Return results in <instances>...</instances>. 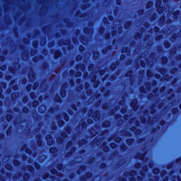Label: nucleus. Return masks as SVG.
<instances>
[{"label":"nucleus","mask_w":181,"mask_h":181,"mask_svg":"<svg viewBox=\"0 0 181 181\" xmlns=\"http://www.w3.org/2000/svg\"><path fill=\"white\" fill-rule=\"evenodd\" d=\"M78 144L79 146H83L88 144V140L86 139L83 138L81 140L78 141Z\"/></svg>","instance_id":"nucleus-19"},{"label":"nucleus","mask_w":181,"mask_h":181,"mask_svg":"<svg viewBox=\"0 0 181 181\" xmlns=\"http://www.w3.org/2000/svg\"><path fill=\"white\" fill-rule=\"evenodd\" d=\"M164 47L165 49H169L171 47V42L168 40H165L163 42Z\"/></svg>","instance_id":"nucleus-34"},{"label":"nucleus","mask_w":181,"mask_h":181,"mask_svg":"<svg viewBox=\"0 0 181 181\" xmlns=\"http://www.w3.org/2000/svg\"><path fill=\"white\" fill-rule=\"evenodd\" d=\"M60 116H57V125L59 127H63L64 125H65L66 122L63 120V119H59V118H60Z\"/></svg>","instance_id":"nucleus-13"},{"label":"nucleus","mask_w":181,"mask_h":181,"mask_svg":"<svg viewBox=\"0 0 181 181\" xmlns=\"http://www.w3.org/2000/svg\"><path fill=\"white\" fill-rule=\"evenodd\" d=\"M64 131L66 133V134H70L71 132V128L70 127H65L64 128Z\"/></svg>","instance_id":"nucleus-45"},{"label":"nucleus","mask_w":181,"mask_h":181,"mask_svg":"<svg viewBox=\"0 0 181 181\" xmlns=\"http://www.w3.org/2000/svg\"><path fill=\"white\" fill-rule=\"evenodd\" d=\"M130 107L133 109L134 111H136L139 110V106L138 105V100H134L130 103Z\"/></svg>","instance_id":"nucleus-3"},{"label":"nucleus","mask_w":181,"mask_h":181,"mask_svg":"<svg viewBox=\"0 0 181 181\" xmlns=\"http://www.w3.org/2000/svg\"><path fill=\"white\" fill-rule=\"evenodd\" d=\"M121 151L124 152L127 150V146L125 144H122L119 146Z\"/></svg>","instance_id":"nucleus-52"},{"label":"nucleus","mask_w":181,"mask_h":181,"mask_svg":"<svg viewBox=\"0 0 181 181\" xmlns=\"http://www.w3.org/2000/svg\"><path fill=\"white\" fill-rule=\"evenodd\" d=\"M100 168L101 170H105L106 168H107V164L106 163H102L100 165Z\"/></svg>","instance_id":"nucleus-54"},{"label":"nucleus","mask_w":181,"mask_h":181,"mask_svg":"<svg viewBox=\"0 0 181 181\" xmlns=\"http://www.w3.org/2000/svg\"><path fill=\"white\" fill-rule=\"evenodd\" d=\"M62 56V52L60 49H55L54 52V58L55 60H58Z\"/></svg>","instance_id":"nucleus-5"},{"label":"nucleus","mask_w":181,"mask_h":181,"mask_svg":"<svg viewBox=\"0 0 181 181\" xmlns=\"http://www.w3.org/2000/svg\"><path fill=\"white\" fill-rule=\"evenodd\" d=\"M46 140H47V144L48 146H52L54 144L52 135H49L47 137H46Z\"/></svg>","instance_id":"nucleus-11"},{"label":"nucleus","mask_w":181,"mask_h":181,"mask_svg":"<svg viewBox=\"0 0 181 181\" xmlns=\"http://www.w3.org/2000/svg\"><path fill=\"white\" fill-rule=\"evenodd\" d=\"M154 5V3L153 1L150 0L148 1H147V4L146 5V9H150L152 8V6Z\"/></svg>","instance_id":"nucleus-29"},{"label":"nucleus","mask_w":181,"mask_h":181,"mask_svg":"<svg viewBox=\"0 0 181 181\" xmlns=\"http://www.w3.org/2000/svg\"><path fill=\"white\" fill-rule=\"evenodd\" d=\"M111 124H112L111 121H110V120H105L102 123V127L103 128H108V127H110L111 126Z\"/></svg>","instance_id":"nucleus-10"},{"label":"nucleus","mask_w":181,"mask_h":181,"mask_svg":"<svg viewBox=\"0 0 181 181\" xmlns=\"http://www.w3.org/2000/svg\"><path fill=\"white\" fill-rule=\"evenodd\" d=\"M107 143L106 141H105V143L103 144V151L105 153H107L110 151V148L109 146L107 145Z\"/></svg>","instance_id":"nucleus-20"},{"label":"nucleus","mask_w":181,"mask_h":181,"mask_svg":"<svg viewBox=\"0 0 181 181\" xmlns=\"http://www.w3.org/2000/svg\"><path fill=\"white\" fill-rule=\"evenodd\" d=\"M179 112L180 109L178 107H175L171 110V112L173 115H176Z\"/></svg>","instance_id":"nucleus-43"},{"label":"nucleus","mask_w":181,"mask_h":181,"mask_svg":"<svg viewBox=\"0 0 181 181\" xmlns=\"http://www.w3.org/2000/svg\"><path fill=\"white\" fill-rule=\"evenodd\" d=\"M161 127L160 126H157V127H153L151 129V134H155L158 130H160Z\"/></svg>","instance_id":"nucleus-40"},{"label":"nucleus","mask_w":181,"mask_h":181,"mask_svg":"<svg viewBox=\"0 0 181 181\" xmlns=\"http://www.w3.org/2000/svg\"><path fill=\"white\" fill-rule=\"evenodd\" d=\"M40 86V83L36 81L35 83H33V90H36Z\"/></svg>","instance_id":"nucleus-50"},{"label":"nucleus","mask_w":181,"mask_h":181,"mask_svg":"<svg viewBox=\"0 0 181 181\" xmlns=\"http://www.w3.org/2000/svg\"><path fill=\"white\" fill-rule=\"evenodd\" d=\"M45 112V105H41L38 107V113L43 115Z\"/></svg>","instance_id":"nucleus-17"},{"label":"nucleus","mask_w":181,"mask_h":181,"mask_svg":"<svg viewBox=\"0 0 181 181\" xmlns=\"http://www.w3.org/2000/svg\"><path fill=\"white\" fill-rule=\"evenodd\" d=\"M137 175V171L133 170H131L129 173V175L131 177L129 180V181H136V178L134 177Z\"/></svg>","instance_id":"nucleus-4"},{"label":"nucleus","mask_w":181,"mask_h":181,"mask_svg":"<svg viewBox=\"0 0 181 181\" xmlns=\"http://www.w3.org/2000/svg\"><path fill=\"white\" fill-rule=\"evenodd\" d=\"M146 76H147L148 78L153 77V74L152 71L150 70V69H147V71H146Z\"/></svg>","instance_id":"nucleus-51"},{"label":"nucleus","mask_w":181,"mask_h":181,"mask_svg":"<svg viewBox=\"0 0 181 181\" xmlns=\"http://www.w3.org/2000/svg\"><path fill=\"white\" fill-rule=\"evenodd\" d=\"M75 69L76 70H79L81 69V71H84L85 70V65L83 64H76L75 66Z\"/></svg>","instance_id":"nucleus-18"},{"label":"nucleus","mask_w":181,"mask_h":181,"mask_svg":"<svg viewBox=\"0 0 181 181\" xmlns=\"http://www.w3.org/2000/svg\"><path fill=\"white\" fill-rule=\"evenodd\" d=\"M67 83H64L61 87L59 93L62 98H65L67 96Z\"/></svg>","instance_id":"nucleus-1"},{"label":"nucleus","mask_w":181,"mask_h":181,"mask_svg":"<svg viewBox=\"0 0 181 181\" xmlns=\"http://www.w3.org/2000/svg\"><path fill=\"white\" fill-rule=\"evenodd\" d=\"M30 97L31 98L32 100L36 99V93L35 92H31L30 93Z\"/></svg>","instance_id":"nucleus-64"},{"label":"nucleus","mask_w":181,"mask_h":181,"mask_svg":"<svg viewBox=\"0 0 181 181\" xmlns=\"http://www.w3.org/2000/svg\"><path fill=\"white\" fill-rule=\"evenodd\" d=\"M84 15H85V13H81V11H77L76 13V17L83 18V17H84Z\"/></svg>","instance_id":"nucleus-63"},{"label":"nucleus","mask_w":181,"mask_h":181,"mask_svg":"<svg viewBox=\"0 0 181 181\" xmlns=\"http://www.w3.org/2000/svg\"><path fill=\"white\" fill-rule=\"evenodd\" d=\"M36 138L37 139V144L38 145V146H42V144H43L42 140V135L38 134L36 136Z\"/></svg>","instance_id":"nucleus-14"},{"label":"nucleus","mask_w":181,"mask_h":181,"mask_svg":"<svg viewBox=\"0 0 181 181\" xmlns=\"http://www.w3.org/2000/svg\"><path fill=\"white\" fill-rule=\"evenodd\" d=\"M12 130H13L12 126H9V127H8L7 130H6V135H7V136H11V135H12Z\"/></svg>","instance_id":"nucleus-36"},{"label":"nucleus","mask_w":181,"mask_h":181,"mask_svg":"<svg viewBox=\"0 0 181 181\" xmlns=\"http://www.w3.org/2000/svg\"><path fill=\"white\" fill-rule=\"evenodd\" d=\"M85 176L86 177V180L90 179L93 176V173L91 172H86V173L85 174Z\"/></svg>","instance_id":"nucleus-57"},{"label":"nucleus","mask_w":181,"mask_h":181,"mask_svg":"<svg viewBox=\"0 0 181 181\" xmlns=\"http://www.w3.org/2000/svg\"><path fill=\"white\" fill-rule=\"evenodd\" d=\"M30 177V173H25L23 174V180L28 181Z\"/></svg>","instance_id":"nucleus-31"},{"label":"nucleus","mask_w":181,"mask_h":181,"mask_svg":"<svg viewBox=\"0 0 181 181\" xmlns=\"http://www.w3.org/2000/svg\"><path fill=\"white\" fill-rule=\"evenodd\" d=\"M8 70L12 74H14L16 73V69L12 66H8Z\"/></svg>","instance_id":"nucleus-49"},{"label":"nucleus","mask_w":181,"mask_h":181,"mask_svg":"<svg viewBox=\"0 0 181 181\" xmlns=\"http://www.w3.org/2000/svg\"><path fill=\"white\" fill-rule=\"evenodd\" d=\"M91 81L94 83L93 87L95 88H98L100 86V82L98 81H96V78H92Z\"/></svg>","instance_id":"nucleus-22"},{"label":"nucleus","mask_w":181,"mask_h":181,"mask_svg":"<svg viewBox=\"0 0 181 181\" xmlns=\"http://www.w3.org/2000/svg\"><path fill=\"white\" fill-rule=\"evenodd\" d=\"M56 141L57 144H62L64 142V139L62 137H57Z\"/></svg>","instance_id":"nucleus-61"},{"label":"nucleus","mask_w":181,"mask_h":181,"mask_svg":"<svg viewBox=\"0 0 181 181\" xmlns=\"http://www.w3.org/2000/svg\"><path fill=\"white\" fill-rule=\"evenodd\" d=\"M39 105V102L37 100H34L32 103V106L33 108H37Z\"/></svg>","instance_id":"nucleus-55"},{"label":"nucleus","mask_w":181,"mask_h":181,"mask_svg":"<svg viewBox=\"0 0 181 181\" xmlns=\"http://www.w3.org/2000/svg\"><path fill=\"white\" fill-rule=\"evenodd\" d=\"M180 15V10H175V11H174L173 13V19H178Z\"/></svg>","instance_id":"nucleus-16"},{"label":"nucleus","mask_w":181,"mask_h":181,"mask_svg":"<svg viewBox=\"0 0 181 181\" xmlns=\"http://www.w3.org/2000/svg\"><path fill=\"white\" fill-rule=\"evenodd\" d=\"M91 32V29L89 27H84L83 28V33L85 35H88Z\"/></svg>","instance_id":"nucleus-46"},{"label":"nucleus","mask_w":181,"mask_h":181,"mask_svg":"<svg viewBox=\"0 0 181 181\" xmlns=\"http://www.w3.org/2000/svg\"><path fill=\"white\" fill-rule=\"evenodd\" d=\"M39 45V41L37 40H33L32 42V46L33 48L37 49Z\"/></svg>","instance_id":"nucleus-47"},{"label":"nucleus","mask_w":181,"mask_h":181,"mask_svg":"<svg viewBox=\"0 0 181 181\" xmlns=\"http://www.w3.org/2000/svg\"><path fill=\"white\" fill-rule=\"evenodd\" d=\"M133 74V71L132 69H129L127 71V72L125 74L126 78H131Z\"/></svg>","instance_id":"nucleus-42"},{"label":"nucleus","mask_w":181,"mask_h":181,"mask_svg":"<svg viewBox=\"0 0 181 181\" xmlns=\"http://www.w3.org/2000/svg\"><path fill=\"white\" fill-rule=\"evenodd\" d=\"M48 67H49V64H47V62H44V64H42V69L44 71L47 70Z\"/></svg>","instance_id":"nucleus-53"},{"label":"nucleus","mask_w":181,"mask_h":181,"mask_svg":"<svg viewBox=\"0 0 181 181\" xmlns=\"http://www.w3.org/2000/svg\"><path fill=\"white\" fill-rule=\"evenodd\" d=\"M129 47H124L122 48L121 49V53L125 54V53H129Z\"/></svg>","instance_id":"nucleus-41"},{"label":"nucleus","mask_w":181,"mask_h":181,"mask_svg":"<svg viewBox=\"0 0 181 181\" xmlns=\"http://www.w3.org/2000/svg\"><path fill=\"white\" fill-rule=\"evenodd\" d=\"M100 57V52L99 51H95L93 52V60H98V59Z\"/></svg>","instance_id":"nucleus-33"},{"label":"nucleus","mask_w":181,"mask_h":181,"mask_svg":"<svg viewBox=\"0 0 181 181\" xmlns=\"http://www.w3.org/2000/svg\"><path fill=\"white\" fill-rule=\"evenodd\" d=\"M23 148H25V152L28 154V155H31L33 153L32 150L28 147V146L26 144H24L23 146Z\"/></svg>","instance_id":"nucleus-23"},{"label":"nucleus","mask_w":181,"mask_h":181,"mask_svg":"<svg viewBox=\"0 0 181 181\" xmlns=\"http://www.w3.org/2000/svg\"><path fill=\"white\" fill-rule=\"evenodd\" d=\"M44 57L43 55H39L38 57H35L33 58V62L34 63H37L39 60H43Z\"/></svg>","instance_id":"nucleus-24"},{"label":"nucleus","mask_w":181,"mask_h":181,"mask_svg":"<svg viewBox=\"0 0 181 181\" xmlns=\"http://www.w3.org/2000/svg\"><path fill=\"white\" fill-rule=\"evenodd\" d=\"M27 169L30 172V173H33V172H35V167L32 165H28Z\"/></svg>","instance_id":"nucleus-35"},{"label":"nucleus","mask_w":181,"mask_h":181,"mask_svg":"<svg viewBox=\"0 0 181 181\" xmlns=\"http://www.w3.org/2000/svg\"><path fill=\"white\" fill-rule=\"evenodd\" d=\"M145 158H146V154L142 153H139L135 156L136 159H139L142 161L144 160Z\"/></svg>","instance_id":"nucleus-8"},{"label":"nucleus","mask_w":181,"mask_h":181,"mask_svg":"<svg viewBox=\"0 0 181 181\" xmlns=\"http://www.w3.org/2000/svg\"><path fill=\"white\" fill-rule=\"evenodd\" d=\"M58 151V148L57 147H50L49 148V152L51 153V154H55L56 153H57Z\"/></svg>","instance_id":"nucleus-26"},{"label":"nucleus","mask_w":181,"mask_h":181,"mask_svg":"<svg viewBox=\"0 0 181 181\" xmlns=\"http://www.w3.org/2000/svg\"><path fill=\"white\" fill-rule=\"evenodd\" d=\"M168 62V59L167 57H161V64L163 65L167 64Z\"/></svg>","instance_id":"nucleus-37"},{"label":"nucleus","mask_w":181,"mask_h":181,"mask_svg":"<svg viewBox=\"0 0 181 181\" xmlns=\"http://www.w3.org/2000/svg\"><path fill=\"white\" fill-rule=\"evenodd\" d=\"M139 92L141 93H146V89L144 86H141L139 87Z\"/></svg>","instance_id":"nucleus-56"},{"label":"nucleus","mask_w":181,"mask_h":181,"mask_svg":"<svg viewBox=\"0 0 181 181\" xmlns=\"http://www.w3.org/2000/svg\"><path fill=\"white\" fill-rule=\"evenodd\" d=\"M6 119L7 122H11V121H12V119H13V115L7 114L6 116Z\"/></svg>","instance_id":"nucleus-44"},{"label":"nucleus","mask_w":181,"mask_h":181,"mask_svg":"<svg viewBox=\"0 0 181 181\" xmlns=\"http://www.w3.org/2000/svg\"><path fill=\"white\" fill-rule=\"evenodd\" d=\"M54 102L57 103L58 104H60L62 101V98L59 95L58 93L55 94V96L54 98Z\"/></svg>","instance_id":"nucleus-15"},{"label":"nucleus","mask_w":181,"mask_h":181,"mask_svg":"<svg viewBox=\"0 0 181 181\" xmlns=\"http://www.w3.org/2000/svg\"><path fill=\"white\" fill-rule=\"evenodd\" d=\"M152 173L155 175H159L160 173V170L158 168V167H155L152 170Z\"/></svg>","instance_id":"nucleus-28"},{"label":"nucleus","mask_w":181,"mask_h":181,"mask_svg":"<svg viewBox=\"0 0 181 181\" xmlns=\"http://www.w3.org/2000/svg\"><path fill=\"white\" fill-rule=\"evenodd\" d=\"M33 89V85L31 83H29L26 86V90L28 92H30Z\"/></svg>","instance_id":"nucleus-62"},{"label":"nucleus","mask_w":181,"mask_h":181,"mask_svg":"<svg viewBox=\"0 0 181 181\" xmlns=\"http://www.w3.org/2000/svg\"><path fill=\"white\" fill-rule=\"evenodd\" d=\"M178 71V69L177 67H174L173 69H170V73L173 75L175 74H176Z\"/></svg>","instance_id":"nucleus-58"},{"label":"nucleus","mask_w":181,"mask_h":181,"mask_svg":"<svg viewBox=\"0 0 181 181\" xmlns=\"http://www.w3.org/2000/svg\"><path fill=\"white\" fill-rule=\"evenodd\" d=\"M90 6H91L90 4H86L82 5L81 8L82 11H85L87 8H90Z\"/></svg>","instance_id":"nucleus-48"},{"label":"nucleus","mask_w":181,"mask_h":181,"mask_svg":"<svg viewBox=\"0 0 181 181\" xmlns=\"http://www.w3.org/2000/svg\"><path fill=\"white\" fill-rule=\"evenodd\" d=\"M142 168V163L137 162L134 164V169L139 170Z\"/></svg>","instance_id":"nucleus-38"},{"label":"nucleus","mask_w":181,"mask_h":181,"mask_svg":"<svg viewBox=\"0 0 181 181\" xmlns=\"http://www.w3.org/2000/svg\"><path fill=\"white\" fill-rule=\"evenodd\" d=\"M89 88H90V83H85V89L86 90V94L88 95H90V94H91V93H92L91 89H88Z\"/></svg>","instance_id":"nucleus-21"},{"label":"nucleus","mask_w":181,"mask_h":181,"mask_svg":"<svg viewBox=\"0 0 181 181\" xmlns=\"http://www.w3.org/2000/svg\"><path fill=\"white\" fill-rule=\"evenodd\" d=\"M140 122H141V124H145L147 123V119L145 117H141Z\"/></svg>","instance_id":"nucleus-60"},{"label":"nucleus","mask_w":181,"mask_h":181,"mask_svg":"<svg viewBox=\"0 0 181 181\" xmlns=\"http://www.w3.org/2000/svg\"><path fill=\"white\" fill-rule=\"evenodd\" d=\"M158 71L159 74L163 76L167 72V70L165 68L160 67L158 69Z\"/></svg>","instance_id":"nucleus-32"},{"label":"nucleus","mask_w":181,"mask_h":181,"mask_svg":"<svg viewBox=\"0 0 181 181\" xmlns=\"http://www.w3.org/2000/svg\"><path fill=\"white\" fill-rule=\"evenodd\" d=\"M56 168L58 170L61 171L64 168V165L62 163H59L57 165Z\"/></svg>","instance_id":"nucleus-39"},{"label":"nucleus","mask_w":181,"mask_h":181,"mask_svg":"<svg viewBox=\"0 0 181 181\" xmlns=\"http://www.w3.org/2000/svg\"><path fill=\"white\" fill-rule=\"evenodd\" d=\"M165 25V17L162 16L158 18V26L163 27Z\"/></svg>","instance_id":"nucleus-7"},{"label":"nucleus","mask_w":181,"mask_h":181,"mask_svg":"<svg viewBox=\"0 0 181 181\" xmlns=\"http://www.w3.org/2000/svg\"><path fill=\"white\" fill-rule=\"evenodd\" d=\"M112 49V45H107L105 48L102 49V54H107L110 50Z\"/></svg>","instance_id":"nucleus-6"},{"label":"nucleus","mask_w":181,"mask_h":181,"mask_svg":"<svg viewBox=\"0 0 181 181\" xmlns=\"http://www.w3.org/2000/svg\"><path fill=\"white\" fill-rule=\"evenodd\" d=\"M132 21H128L124 24V28L125 30H129L132 28Z\"/></svg>","instance_id":"nucleus-12"},{"label":"nucleus","mask_w":181,"mask_h":181,"mask_svg":"<svg viewBox=\"0 0 181 181\" xmlns=\"http://www.w3.org/2000/svg\"><path fill=\"white\" fill-rule=\"evenodd\" d=\"M13 163V165H14L15 167H18L21 165V162L18 160H16V159H14Z\"/></svg>","instance_id":"nucleus-59"},{"label":"nucleus","mask_w":181,"mask_h":181,"mask_svg":"<svg viewBox=\"0 0 181 181\" xmlns=\"http://www.w3.org/2000/svg\"><path fill=\"white\" fill-rule=\"evenodd\" d=\"M162 4V1L160 0H156V8H157V12L159 15L163 13L164 8L163 6H160Z\"/></svg>","instance_id":"nucleus-2"},{"label":"nucleus","mask_w":181,"mask_h":181,"mask_svg":"<svg viewBox=\"0 0 181 181\" xmlns=\"http://www.w3.org/2000/svg\"><path fill=\"white\" fill-rule=\"evenodd\" d=\"M62 117H63L64 122H69V116L67 114V112H62Z\"/></svg>","instance_id":"nucleus-27"},{"label":"nucleus","mask_w":181,"mask_h":181,"mask_svg":"<svg viewBox=\"0 0 181 181\" xmlns=\"http://www.w3.org/2000/svg\"><path fill=\"white\" fill-rule=\"evenodd\" d=\"M119 64V62H112V63L110 64V71H115V69H117V66H118Z\"/></svg>","instance_id":"nucleus-9"},{"label":"nucleus","mask_w":181,"mask_h":181,"mask_svg":"<svg viewBox=\"0 0 181 181\" xmlns=\"http://www.w3.org/2000/svg\"><path fill=\"white\" fill-rule=\"evenodd\" d=\"M135 140L134 138H129L126 139L127 146H132L134 143Z\"/></svg>","instance_id":"nucleus-25"},{"label":"nucleus","mask_w":181,"mask_h":181,"mask_svg":"<svg viewBox=\"0 0 181 181\" xmlns=\"http://www.w3.org/2000/svg\"><path fill=\"white\" fill-rule=\"evenodd\" d=\"M93 118L94 119H100V111L95 110V112L93 113Z\"/></svg>","instance_id":"nucleus-30"}]
</instances>
